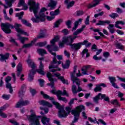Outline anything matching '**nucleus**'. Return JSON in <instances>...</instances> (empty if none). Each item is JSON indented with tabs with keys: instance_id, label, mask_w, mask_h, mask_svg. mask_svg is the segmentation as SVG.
Returning <instances> with one entry per match:
<instances>
[{
	"instance_id": "1",
	"label": "nucleus",
	"mask_w": 125,
	"mask_h": 125,
	"mask_svg": "<svg viewBox=\"0 0 125 125\" xmlns=\"http://www.w3.org/2000/svg\"><path fill=\"white\" fill-rule=\"evenodd\" d=\"M28 4L29 5V10L30 12H33L36 18L32 17L31 21L33 23H39V22H43L44 21V12L46 11V9L42 8L41 9L39 14L38 12L40 10V5L37 4L35 0H29Z\"/></svg>"
},
{
	"instance_id": "2",
	"label": "nucleus",
	"mask_w": 125,
	"mask_h": 125,
	"mask_svg": "<svg viewBox=\"0 0 125 125\" xmlns=\"http://www.w3.org/2000/svg\"><path fill=\"white\" fill-rule=\"evenodd\" d=\"M21 26L22 25L21 24H18L17 23H15L14 25L10 24L9 23H1V28L2 31L5 33V34H10L11 33L10 28H11V29L15 28V30H16L17 32H18V34H21L22 35H24V36H29V34L26 32H24V30L20 28Z\"/></svg>"
},
{
	"instance_id": "3",
	"label": "nucleus",
	"mask_w": 125,
	"mask_h": 125,
	"mask_svg": "<svg viewBox=\"0 0 125 125\" xmlns=\"http://www.w3.org/2000/svg\"><path fill=\"white\" fill-rule=\"evenodd\" d=\"M52 103L54 105H55L57 109H59L58 117L59 118H66L67 116H68L70 113H72V111H71V110H72L71 107H67L65 108V110L67 111V113H66L64 110V107L60 106V104H59V103L55 101H53Z\"/></svg>"
},
{
	"instance_id": "4",
	"label": "nucleus",
	"mask_w": 125,
	"mask_h": 125,
	"mask_svg": "<svg viewBox=\"0 0 125 125\" xmlns=\"http://www.w3.org/2000/svg\"><path fill=\"white\" fill-rule=\"evenodd\" d=\"M84 106L83 105H80V106H77L75 109L72 110L71 111V114L74 116V119L70 125H75L74 124H75V123H78L79 118H80V115H81V112L82 111H84Z\"/></svg>"
},
{
	"instance_id": "5",
	"label": "nucleus",
	"mask_w": 125,
	"mask_h": 125,
	"mask_svg": "<svg viewBox=\"0 0 125 125\" xmlns=\"http://www.w3.org/2000/svg\"><path fill=\"white\" fill-rule=\"evenodd\" d=\"M50 92L53 93V94H55L57 95V97L60 101H63L65 102V103H67L68 102V100L66 99L65 97H62V96H67V97H69V94L67 92L66 90H63V92L62 91L59 90L56 91L55 89L52 90Z\"/></svg>"
},
{
	"instance_id": "6",
	"label": "nucleus",
	"mask_w": 125,
	"mask_h": 125,
	"mask_svg": "<svg viewBox=\"0 0 125 125\" xmlns=\"http://www.w3.org/2000/svg\"><path fill=\"white\" fill-rule=\"evenodd\" d=\"M77 68H78V66H74L73 72L71 73V81H72L73 83H76L77 85H78V87L77 91L78 92H80V91H82L83 88H82V87L80 86V85H81V81H80V79H79L78 77L75 76H76V73L77 72Z\"/></svg>"
},
{
	"instance_id": "7",
	"label": "nucleus",
	"mask_w": 125,
	"mask_h": 125,
	"mask_svg": "<svg viewBox=\"0 0 125 125\" xmlns=\"http://www.w3.org/2000/svg\"><path fill=\"white\" fill-rule=\"evenodd\" d=\"M26 116L31 125H41L40 119H39V118H41V116H37L35 112L32 113L31 115H26Z\"/></svg>"
},
{
	"instance_id": "8",
	"label": "nucleus",
	"mask_w": 125,
	"mask_h": 125,
	"mask_svg": "<svg viewBox=\"0 0 125 125\" xmlns=\"http://www.w3.org/2000/svg\"><path fill=\"white\" fill-rule=\"evenodd\" d=\"M78 38H79L78 36L69 35L63 37L62 42H65L67 45L71 46L73 42H74V41H75L76 39H78Z\"/></svg>"
},
{
	"instance_id": "9",
	"label": "nucleus",
	"mask_w": 125,
	"mask_h": 125,
	"mask_svg": "<svg viewBox=\"0 0 125 125\" xmlns=\"http://www.w3.org/2000/svg\"><path fill=\"white\" fill-rule=\"evenodd\" d=\"M59 41V37L58 36H55L54 39H53L52 40L50 41V43L51 45H48L46 46V48L52 55H54V56H55L56 55V53H53L52 51H53V44L56 42H58Z\"/></svg>"
},
{
	"instance_id": "10",
	"label": "nucleus",
	"mask_w": 125,
	"mask_h": 125,
	"mask_svg": "<svg viewBox=\"0 0 125 125\" xmlns=\"http://www.w3.org/2000/svg\"><path fill=\"white\" fill-rule=\"evenodd\" d=\"M61 64V61H60L57 62L56 60V55L54 56V58H53V61L51 62L49 66V69L50 70L51 69H55V68H57L58 67V65H60Z\"/></svg>"
},
{
	"instance_id": "11",
	"label": "nucleus",
	"mask_w": 125,
	"mask_h": 125,
	"mask_svg": "<svg viewBox=\"0 0 125 125\" xmlns=\"http://www.w3.org/2000/svg\"><path fill=\"white\" fill-rule=\"evenodd\" d=\"M40 61V64L39 66V68L36 70V72L40 75H42V76L44 75V69L43 68L44 65L43 63H42V61L44 60L43 58H40L38 59Z\"/></svg>"
},
{
	"instance_id": "12",
	"label": "nucleus",
	"mask_w": 125,
	"mask_h": 125,
	"mask_svg": "<svg viewBox=\"0 0 125 125\" xmlns=\"http://www.w3.org/2000/svg\"><path fill=\"white\" fill-rule=\"evenodd\" d=\"M29 104H30L29 101H24L21 99L17 103L15 107L16 108H21L23 106H27V105H29Z\"/></svg>"
},
{
	"instance_id": "13",
	"label": "nucleus",
	"mask_w": 125,
	"mask_h": 125,
	"mask_svg": "<svg viewBox=\"0 0 125 125\" xmlns=\"http://www.w3.org/2000/svg\"><path fill=\"white\" fill-rule=\"evenodd\" d=\"M47 77L48 78L49 81L50 82V83H48L47 84L50 85L51 88H54V80L52 78V75L51 74L50 72L47 73Z\"/></svg>"
},
{
	"instance_id": "14",
	"label": "nucleus",
	"mask_w": 125,
	"mask_h": 125,
	"mask_svg": "<svg viewBox=\"0 0 125 125\" xmlns=\"http://www.w3.org/2000/svg\"><path fill=\"white\" fill-rule=\"evenodd\" d=\"M9 56H10V54H9V53H6L4 55L0 54V61H1V62H4V61L6 62V61L5 60H7V59L9 58Z\"/></svg>"
},
{
	"instance_id": "15",
	"label": "nucleus",
	"mask_w": 125,
	"mask_h": 125,
	"mask_svg": "<svg viewBox=\"0 0 125 125\" xmlns=\"http://www.w3.org/2000/svg\"><path fill=\"white\" fill-rule=\"evenodd\" d=\"M103 0H93L91 3L88 5V8H92V7H95L97 5H98L100 3V1H102Z\"/></svg>"
},
{
	"instance_id": "16",
	"label": "nucleus",
	"mask_w": 125,
	"mask_h": 125,
	"mask_svg": "<svg viewBox=\"0 0 125 125\" xmlns=\"http://www.w3.org/2000/svg\"><path fill=\"white\" fill-rule=\"evenodd\" d=\"M50 2L48 4V7H50V9L51 10L53 9H55V7H56V5H57V1L50 0Z\"/></svg>"
},
{
	"instance_id": "17",
	"label": "nucleus",
	"mask_w": 125,
	"mask_h": 125,
	"mask_svg": "<svg viewBox=\"0 0 125 125\" xmlns=\"http://www.w3.org/2000/svg\"><path fill=\"white\" fill-rule=\"evenodd\" d=\"M30 58H31V56L29 55L28 59L26 61V62H27L29 67H31L32 69H35V68L37 67V65H36L34 61L30 59Z\"/></svg>"
},
{
	"instance_id": "18",
	"label": "nucleus",
	"mask_w": 125,
	"mask_h": 125,
	"mask_svg": "<svg viewBox=\"0 0 125 125\" xmlns=\"http://www.w3.org/2000/svg\"><path fill=\"white\" fill-rule=\"evenodd\" d=\"M54 76H55V77H57V78H58L59 80H60L63 83L69 84V83H68V81L64 79L63 76H60L61 75L60 73H54Z\"/></svg>"
},
{
	"instance_id": "19",
	"label": "nucleus",
	"mask_w": 125,
	"mask_h": 125,
	"mask_svg": "<svg viewBox=\"0 0 125 125\" xmlns=\"http://www.w3.org/2000/svg\"><path fill=\"white\" fill-rule=\"evenodd\" d=\"M46 37V29H41L40 33L37 36V39H43Z\"/></svg>"
},
{
	"instance_id": "20",
	"label": "nucleus",
	"mask_w": 125,
	"mask_h": 125,
	"mask_svg": "<svg viewBox=\"0 0 125 125\" xmlns=\"http://www.w3.org/2000/svg\"><path fill=\"white\" fill-rule=\"evenodd\" d=\"M82 45H83V43L79 42L77 43H73L70 46L71 48L75 49V50H79V49L82 47Z\"/></svg>"
},
{
	"instance_id": "21",
	"label": "nucleus",
	"mask_w": 125,
	"mask_h": 125,
	"mask_svg": "<svg viewBox=\"0 0 125 125\" xmlns=\"http://www.w3.org/2000/svg\"><path fill=\"white\" fill-rule=\"evenodd\" d=\"M64 3L67 5V9H70L75 4V1H72L70 2V0H65Z\"/></svg>"
},
{
	"instance_id": "22",
	"label": "nucleus",
	"mask_w": 125,
	"mask_h": 125,
	"mask_svg": "<svg viewBox=\"0 0 125 125\" xmlns=\"http://www.w3.org/2000/svg\"><path fill=\"white\" fill-rule=\"evenodd\" d=\"M36 71H35L34 69L32 68V69L30 71V73L29 74L28 77V81L29 82H32L33 80H34V75L35 74H36Z\"/></svg>"
},
{
	"instance_id": "23",
	"label": "nucleus",
	"mask_w": 125,
	"mask_h": 125,
	"mask_svg": "<svg viewBox=\"0 0 125 125\" xmlns=\"http://www.w3.org/2000/svg\"><path fill=\"white\" fill-rule=\"evenodd\" d=\"M111 23V21L106 20V21H99V22L96 23L97 26H102L105 25V24H109Z\"/></svg>"
},
{
	"instance_id": "24",
	"label": "nucleus",
	"mask_w": 125,
	"mask_h": 125,
	"mask_svg": "<svg viewBox=\"0 0 125 125\" xmlns=\"http://www.w3.org/2000/svg\"><path fill=\"white\" fill-rule=\"evenodd\" d=\"M41 105L42 106H47V107H52V104H50L48 102L44 100H42L40 102Z\"/></svg>"
},
{
	"instance_id": "25",
	"label": "nucleus",
	"mask_w": 125,
	"mask_h": 125,
	"mask_svg": "<svg viewBox=\"0 0 125 125\" xmlns=\"http://www.w3.org/2000/svg\"><path fill=\"white\" fill-rule=\"evenodd\" d=\"M83 19H79L77 21H75L74 23V27L72 28V31H75L78 28V26H79V23H82L83 22Z\"/></svg>"
},
{
	"instance_id": "26",
	"label": "nucleus",
	"mask_w": 125,
	"mask_h": 125,
	"mask_svg": "<svg viewBox=\"0 0 125 125\" xmlns=\"http://www.w3.org/2000/svg\"><path fill=\"white\" fill-rule=\"evenodd\" d=\"M84 28H85V25H83L81 28L77 29L76 31L74 32L73 35L78 36V35L83 31V29H84Z\"/></svg>"
},
{
	"instance_id": "27",
	"label": "nucleus",
	"mask_w": 125,
	"mask_h": 125,
	"mask_svg": "<svg viewBox=\"0 0 125 125\" xmlns=\"http://www.w3.org/2000/svg\"><path fill=\"white\" fill-rule=\"evenodd\" d=\"M100 95H101V93H99L95 97L93 98V101L94 103H96V104H98V101H99V99H101Z\"/></svg>"
},
{
	"instance_id": "28",
	"label": "nucleus",
	"mask_w": 125,
	"mask_h": 125,
	"mask_svg": "<svg viewBox=\"0 0 125 125\" xmlns=\"http://www.w3.org/2000/svg\"><path fill=\"white\" fill-rule=\"evenodd\" d=\"M41 94L42 95L43 98H44L45 99H49V100H51V101L53 100L54 99L53 97H51L49 96L48 95L44 94L43 91H41Z\"/></svg>"
},
{
	"instance_id": "29",
	"label": "nucleus",
	"mask_w": 125,
	"mask_h": 125,
	"mask_svg": "<svg viewBox=\"0 0 125 125\" xmlns=\"http://www.w3.org/2000/svg\"><path fill=\"white\" fill-rule=\"evenodd\" d=\"M49 121L50 119L45 116H43L41 120V122H42L43 125H46V124H48V123H49Z\"/></svg>"
},
{
	"instance_id": "30",
	"label": "nucleus",
	"mask_w": 125,
	"mask_h": 125,
	"mask_svg": "<svg viewBox=\"0 0 125 125\" xmlns=\"http://www.w3.org/2000/svg\"><path fill=\"white\" fill-rule=\"evenodd\" d=\"M100 97L101 100L104 99V100L106 102H110V98H109V97L107 96L105 94H102L101 93Z\"/></svg>"
},
{
	"instance_id": "31",
	"label": "nucleus",
	"mask_w": 125,
	"mask_h": 125,
	"mask_svg": "<svg viewBox=\"0 0 125 125\" xmlns=\"http://www.w3.org/2000/svg\"><path fill=\"white\" fill-rule=\"evenodd\" d=\"M37 52L39 54L41 55V56L44 55V54H46V50H44V49H38Z\"/></svg>"
},
{
	"instance_id": "32",
	"label": "nucleus",
	"mask_w": 125,
	"mask_h": 125,
	"mask_svg": "<svg viewBox=\"0 0 125 125\" xmlns=\"http://www.w3.org/2000/svg\"><path fill=\"white\" fill-rule=\"evenodd\" d=\"M17 37H18V40L21 41V43H24L25 42V40H28V38H26L25 37H21V35L20 33H18L17 34Z\"/></svg>"
},
{
	"instance_id": "33",
	"label": "nucleus",
	"mask_w": 125,
	"mask_h": 125,
	"mask_svg": "<svg viewBox=\"0 0 125 125\" xmlns=\"http://www.w3.org/2000/svg\"><path fill=\"white\" fill-rule=\"evenodd\" d=\"M115 23V27L116 28H118V29H123V27L119 26V24H120L121 25H125V21H117Z\"/></svg>"
},
{
	"instance_id": "34",
	"label": "nucleus",
	"mask_w": 125,
	"mask_h": 125,
	"mask_svg": "<svg viewBox=\"0 0 125 125\" xmlns=\"http://www.w3.org/2000/svg\"><path fill=\"white\" fill-rule=\"evenodd\" d=\"M6 2V4L8 5L9 7H11L12 6V3L15 2V0H4Z\"/></svg>"
},
{
	"instance_id": "35",
	"label": "nucleus",
	"mask_w": 125,
	"mask_h": 125,
	"mask_svg": "<svg viewBox=\"0 0 125 125\" xmlns=\"http://www.w3.org/2000/svg\"><path fill=\"white\" fill-rule=\"evenodd\" d=\"M88 49H84L83 51H82V57H84V55L86 54V58H87V57H89V54L88 53Z\"/></svg>"
},
{
	"instance_id": "36",
	"label": "nucleus",
	"mask_w": 125,
	"mask_h": 125,
	"mask_svg": "<svg viewBox=\"0 0 125 125\" xmlns=\"http://www.w3.org/2000/svg\"><path fill=\"white\" fill-rule=\"evenodd\" d=\"M60 13V11L59 9H57L55 11H52L50 13L51 16H55L56 15H58Z\"/></svg>"
},
{
	"instance_id": "37",
	"label": "nucleus",
	"mask_w": 125,
	"mask_h": 125,
	"mask_svg": "<svg viewBox=\"0 0 125 125\" xmlns=\"http://www.w3.org/2000/svg\"><path fill=\"white\" fill-rule=\"evenodd\" d=\"M63 22V20L60 19L56 21L54 24V28H58L61 23Z\"/></svg>"
},
{
	"instance_id": "38",
	"label": "nucleus",
	"mask_w": 125,
	"mask_h": 125,
	"mask_svg": "<svg viewBox=\"0 0 125 125\" xmlns=\"http://www.w3.org/2000/svg\"><path fill=\"white\" fill-rule=\"evenodd\" d=\"M62 65L63 69H68V68H69L70 66V61L69 60L66 61L65 63L64 64V65L63 64V63H62Z\"/></svg>"
},
{
	"instance_id": "39",
	"label": "nucleus",
	"mask_w": 125,
	"mask_h": 125,
	"mask_svg": "<svg viewBox=\"0 0 125 125\" xmlns=\"http://www.w3.org/2000/svg\"><path fill=\"white\" fill-rule=\"evenodd\" d=\"M21 22L22 23H23L25 26H27V27H31L32 24L28 22L27 20H25L24 19H21Z\"/></svg>"
},
{
	"instance_id": "40",
	"label": "nucleus",
	"mask_w": 125,
	"mask_h": 125,
	"mask_svg": "<svg viewBox=\"0 0 125 125\" xmlns=\"http://www.w3.org/2000/svg\"><path fill=\"white\" fill-rule=\"evenodd\" d=\"M82 45H85L86 47H89L91 45V43L88 42L87 40H84L82 42Z\"/></svg>"
},
{
	"instance_id": "41",
	"label": "nucleus",
	"mask_w": 125,
	"mask_h": 125,
	"mask_svg": "<svg viewBox=\"0 0 125 125\" xmlns=\"http://www.w3.org/2000/svg\"><path fill=\"white\" fill-rule=\"evenodd\" d=\"M116 47L118 49H121V50H124L125 49V46L122 44L121 43L117 42L116 43Z\"/></svg>"
},
{
	"instance_id": "42",
	"label": "nucleus",
	"mask_w": 125,
	"mask_h": 125,
	"mask_svg": "<svg viewBox=\"0 0 125 125\" xmlns=\"http://www.w3.org/2000/svg\"><path fill=\"white\" fill-rule=\"evenodd\" d=\"M102 90V88L100 87L99 84L96 85V87L94 89V91L95 92H98V91H101Z\"/></svg>"
},
{
	"instance_id": "43",
	"label": "nucleus",
	"mask_w": 125,
	"mask_h": 125,
	"mask_svg": "<svg viewBox=\"0 0 125 125\" xmlns=\"http://www.w3.org/2000/svg\"><path fill=\"white\" fill-rule=\"evenodd\" d=\"M33 45V42H31L30 43L23 44L22 46V48H30V47H32V46Z\"/></svg>"
},
{
	"instance_id": "44",
	"label": "nucleus",
	"mask_w": 125,
	"mask_h": 125,
	"mask_svg": "<svg viewBox=\"0 0 125 125\" xmlns=\"http://www.w3.org/2000/svg\"><path fill=\"white\" fill-rule=\"evenodd\" d=\"M23 15H24V12H21V13L16 14V17H18L19 19L20 20L23 18Z\"/></svg>"
},
{
	"instance_id": "45",
	"label": "nucleus",
	"mask_w": 125,
	"mask_h": 125,
	"mask_svg": "<svg viewBox=\"0 0 125 125\" xmlns=\"http://www.w3.org/2000/svg\"><path fill=\"white\" fill-rule=\"evenodd\" d=\"M110 103H111L113 105H115L116 106H121V105H120V103H119V102H118V100L117 99L111 101Z\"/></svg>"
},
{
	"instance_id": "46",
	"label": "nucleus",
	"mask_w": 125,
	"mask_h": 125,
	"mask_svg": "<svg viewBox=\"0 0 125 125\" xmlns=\"http://www.w3.org/2000/svg\"><path fill=\"white\" fill-rule=\"evenodd\" d=\"M47 42L46 41H44V42H40L37 43V45H39L40 47H42L45 45H46Z\"/></svg>"
},
{
	"instance_id": "47",
	"label": "nucleus",
	"mask_w": 125,
	"mask_h": 125,
	"mask_svg": "<svg viewBox=\"0 0 125 125\" xmlns=\"http://www.w3.org/2000/svg\"><path fill=\"white\" fill-rule=\"evenodd\" d=\"M72 90L73 93L74 94H77L78 93V91L77 90V86L76 85L73 84L72 86Z\"/></svg>"
},
{
	"instance_id": "48",
	"label": "nucleus",
	"mask_w": 125,
	"mask_h": 125,
	"mask_svg": "<svg viewBox=\"0 0 125 125\" xmlns=\"http://www.w3.org/2000/svg\"><path fill=\"white\" fill-rule=\"evenodd\" d=\"M108 79L109 80L111 83H116V78L115 77L111 76L108 78Z\"/></svg>"
},
{
	"instance_id": "49",
	"label": "nucleus",
	"mask_w": 125,
	"mask_h": 125,
	"mask_svg": "<svg viewBox=\"0 0 125 125\" xmlns=\"http://www.w3.org/2000/svg\"><path fill=\"white\" fill-rule=\"evenodd\" d=\"M8 107H9V104H6L5 105H4L3 106H1L0 108V111L1 112H2V111H4L6 109V108H8Z\"/></svg>"
},
{
	"instance_id": "50",
	"label": "nucleus",
	"mask_w": 125,
	"mask_h": 125,
	"mask_svg": "<svg viewBox=\"0 0 125 125\" xmlns=\"http://www.w3.org/2000/svg\"><path fill=\"white\" fill-rule=\"evenodd\" d=\"M65 24L66 25L67 28H68L69 29L71 28L72 27V21L70 20L67 21H66Z\"/></svg>"
},
{
	"instance_id": "51",
	"label": "nucleus",
	"mask_w": 125,
	"mask_h": 125,
	"mask_svg": "<svg viewBox=\"0 0 125 125\" xmlns=\"http://www.w3.org/2000/svg\"><path fill=\"white\" fill-rule=\"evenodd\" d=\"M109 17H111V18H113V19H115V18H117V17H119V15L117 13H112L111 15H109Z\"/></svg>"
},
{
	"instance_id": "52",
	"label": "nucleus",
	"mask_w": 125,
	"mask_h": 125,
	"mask_svg": "<svg viewBox=\"0 0 125 125\" xmlns=\"http://www.w3.org/2000/svg\"><path fill=\"white\" fill-rule=\"evenodd\" d=\"M17 71H22V70H23V67L21 63H19L17 65Z\"/></svg>"
},
{
	"instance_id": "53",
	"label": "nucleus",
	"mask_w": 125,
	"mask_h": 125,
	"mask_svg": "<svg viewBox=\"0 0 125 125\" xmlns=\"http://www.w3.org/2000/svg\"><path fill=\"white\" fill-rule=\"evenodd\" d=\"M25 4V0H20L19 3H18V7L22 6Z\"/></svg>"
},
{
	"instance_id": "54",
	"label": "nucleus",
	"mask_w": 125,
	"mask_h": 125,
	"mask_svg": "<svg viewBox=\"0 0 125 125\" xmlns=\"http://www.w3.org/2000/svg\"><path fill=\"white\" fill-rule=\"evenodd\" d=\"M103 15H104V12L102 11L98 14H95L94 17H95V18H97V17H99V16H103Z\"/></svg>"
},
{
	"instance_id": "55",
	"label": "nucleus",
	"mask_w": 125,
	"mask_h": 125,
	"mask_svg": "<svg viewBox=\"0 0 125 125\" xmlns=\"http://www.w3.org/2000/svg\"><path fill=\"white\" fill-rule=\"evenodd\" d=\"M10 42H13V43H14L15 45H16L17 46H19L18 43H17V42L15 41V39H13V38H11L10 39Z\"/></svg>"
},
{
	"instance_id": "56",
	"label": "nucleus",
	"mask_w": 125,
	"mask_h": 125,
	"mask_svg": "<svg viewBox=\"0 0 125 125\" xmlns=\"http://www.w3.org/2000/svg\"><path fill=\"white\" fill-rule=\"evenodd\" d=\"M2 98L3 99H5V100H8L10 98V95H3Z\"/></svg>"
},
{
	"instance_id": "57",
	"label": "nucleus",
	"mask_w": 125,
	"mask_h": 125,
	"mask_svg": "<svg viewBox=\"0 0 125 125\" xmlns=\"http://www.w3.org/2000/svg\"><path fill=\"white\" fill-rule=\"evenodd\" d=\"M77 16H82V15H83V11H77L76 12Z\"/></svg>"
},
{
	"instance_id": "58",
	"label": "nucleus",
	"mask_w": 125,
	"mask_h": 125,
	"mask_svg": "<svg viewBox=\"0 0 125 125\" xmlns=\"http://www.w3.org/2000/svg\"><path fill=\"white\" fill-rule=\"evenodd\" d=\"M93 59H94V60H101V59H102V57L100 56V57H97V55H95L93 56Z\"/></svg>"
},
{
	"instance_id": "59",
	"label": "nucleus",
	"mask_w": 125,
	"mask_h": 125,
	"mask_svg": "<svg viewBox=\"0 0 125 125\" xmlns=\"http://www.w3.org/2000/svg\"><path fill=\"white\" fill-rule=\"evenodd\" d=\"M38 81L40 83V86H43V83H44V81L43 80V79H40L38 80Z\"/></svg>"
},
{
	"instance_id": "60",
	"label": "nucleus",
	"mask_w": 125,
	"mask_h": 125,
	"mask_svg": "<svg viewBox=\"0 0 125 125\" xmlns=\"http://www.w3.org/2000/svg\"><path fill=\"white\" fill-rule=\"evenodd\" d=\"M90 17L89 16H88L87 18H86L84 23L86 25H89V18Z\"/></svg>"
},
{
	"instance_id": "61",
	"label": "nucleus",
	"mask_w": 125,
	"mask_h": 125,
	"mask_svg": "<svg viewBox=\"0 0 125 125\" xmlns=\"http://www.w3.org/2000/svg\"><path fill=\"white\" fill-rule=\"evenodd\" d=\"M24 91L22 90H20L19 92V96L20 97H23V95H24Z\"/></svg>"
},
{
	"instance_id": "62",
	"label": "nucleus",
	"mask_w": 125,
	"mask_h": 125,
	"mask_svg": "<svg viewBox=\"0 0 125 125\" xmlns=\"http://www.w3.org/2000/svg\"><path fill=\"white\" fill-rule=\"evenodd\" d=\"M83 76H84L85 75H87V70H86L83 67L82 69Z\"/></svg>"
},
{
	"instance_id": "63",
	"label": "nucleus",
	"mask_w": 125,
	"mask_h": 125,
	"mask_svg": "<svg viewBox=\"0 0 125 125\" xmlns=\"http://www.w3.org/2000/svg\"><path fill=\"white\" fill-rule=\"evenodd\" d=\"M9 122L11 123V124H12L14 125H19V124L14 120H10Z\"/></svg>"
},
{
	"instance_id": "64",
	"label": "nucleus",
	"mask_w": 125,
	"mask_h": 125,
	"mask_svg": "<svg viewBox=\"0 0 125 125\" xmlns=\"http://www.w3.org/2000/svg\"><path fill=\"white\" fill-rule=\"evenodd\" d=\"M0 116L2 118H7V115L0 110Z\"/></svg>"
}]
</instances>
